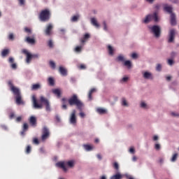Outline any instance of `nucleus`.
Segmentation results:
<instances>
[{"label":"nucleus","instance_id":"f257e3e1","mask_svg":"<svg viewBox=\"0 0 179 179\" xmlns=\"http://www.w3.org/2000/svg\"><path fill=\"white\" fill-rule=\"evenodd\" d=\"M69 103L70 106H76L78 110H82V107H83V103L79 99H78V96L76 94H73L69 99Z\"/></svg>","mask_w":179,"mask_h":179},{"label":"nucleus","instance_id":"f03ea898","mask_svg":"<svg viewBox=\"0 0 179 179\" xmlns=\"http://www.w3.org/2000/svg\"><path fill=\"white\" fill-rule=\"evenodd\" d=\"M148 29H150L151 34H153L155 38H159L160 37V34H161L160 27L157 25H153V26L148 27Z\"/></svg>","mask_w":179,"mask_h":179},{"label":"nucleus","instance_id":"7ed1b4c3","mask_svg":"<svg viewBox=\"0 0 179 179\" xmlns=\"http://www.w3.org/2000/svg\"><path fill=\"white\" fill-rule=\"evenodd\" d=\"M155 20V22H159V15H157V13H154L153 14L148 15L143 20V23L148 24L150 21Z\"/></svg>","mask_w":179,"mask_h":179},{"label":"nucleus","instance_id":"20e7f679","mask_svg":"<svg viewBox=\"0 0 179 179\" xmlns=\"http://www.w3.org/2000/svg\"><path fill=\"white\" fill-rule=\"evenodd\" d=\"M8 86L10 88V90L13 93L15 96H19L20 94V90L13 85V82L12 80L8 81Z\"/></svg>","mask_w":179,"mask_h":179},{"label":"nucleus","instance_id":"39448f33","mask_svg":"<svg viewBox=\"0 0 179 179\" xmlns=\"http://www.w3.org/2000/svg\"><path fill=\"white\" fill-rule=\"evenodd\" d=\"M176 34H177V30L176 29H170L168 34V43H174L176 38Z\"/></svg>","mask_w":179,"mask_h":179},{"label":"nucleus","instance_id":"423d86ee","mask_svg":"<svg viewBox=\"0 0 179 179\" xmlns=\"http://www.w3.org/2000/svg\"><path fill=\"white\" fill-rule=\"evenodd\" d=\"M39 17L41 22H46V20H48V19H50V10H42L39 15Z\"/></svg>","mask_w":179,"mask_h":179},{"label":"nucleus","instance_id":"0eeeda50","mask_svg":"<svg viewBox=\"0 0 179 179\" xmlns=\"http://www.w3.org/2000/svg\"><path fill=\"white\" fill-rule=\"evenodd\" d=\"M142 76L145 80H153V73L149 71H145L142 72Z\"/></svg>","mask_w":179,"mask_h":179},{"label":"nucleus","instance_id":"6e6552de","mask_svg":"<svg viewBox=\"0 0 179 179\" xmlns=\"http://www.w3.org/2000/svg\"><path fill=\"white\" fill-rule=\"evenodd\" d=\"M22 54H24L25 55H27L26 62L27 64H30V62H31V59H33L32 54L26 49H22Z\"/></svg>","mask_w":179,"mask_h":179},{"label":"nucleus","instance_id":"1a4fd4ad","mask_svg":"<svg viewBox=\"0 0 179 179\" xmlns=\"http://www.w3.org/2000/svg\"><path fill=\"white\" fill-rule=\"evenodd\" d=\"M48 136H50V130H48V128L45 127H43V135L41 137L43 142H44L46 139H48Z\"/></svg>","mask_w":179,"mask_h":179},{"label":"nucleus","instance_id":"9d476101","mask_svg":"<svg viewBox=\"0 0 179 179\" xmlns=\"http://www.w3.org/2000/svg\"><path fill=\"white\" fill-rule=\"evenodd\" d=\"M32 103L34 106V108L41 109L43 108V104H39L37 103V99L35 95L32 96Z\"/></svg>","mask_w":179,"mask_h":179},{"label":"nucleus","instance_id":"9b49d317","mask_svg":"<svg viewBox=\"0 0 179 179\" xmlns=\"http://www.w3.org/2000/svg\"><path fill=\"white\" fill-rule=\"evenodd\" d=\"M70 124L76 125V110H73L70 116Z\"/></svg>","mask_w":179,"mask_h":179},{"label":"nucleus","instance_id":"f8f14e48","mask_svg":"<svg viewBox=\"0 0 179 179\" xmlns=\"http://www.w3.org/2000/svg\"><path fill=\"white\" fill-rule=\"evenodd\" d=\"M91 24L94 26V27H96V29H100V23H99V21L97 20V18L93 17L90 18Z\"/></svg>","mask_w":179,"mask_h":179},{"label":"nucleus","instance_id":"ddd939ff","mask_svg":"<svg viewBox=\"0 0 179 179\" xmlns=\"http://www.w3.org/2000/svg\"><path fill=\"white\" fill-rule=\"evenodd\" d=\"M56 167H59V169H62L63 171H66L68 168H66V164L65 162H57L55 164Z\"/></svg>","mask_w":179,"mask_h":179},{"label":"nucleus","instance_id":"4468645a","mask_svg":"<svg viewBox=\"0 0 179 179\" xmlns=\"http://www.w3.org/2000/svg\"><path fill=\"white\" fill-rule=\"evenodd\" d=\"M140 108H142V110H149L150 108V106L148 103L145 101H141L139 104Z\"/></svg>","mask_w":179,"mask_h":179},{"label":"nucleus","instance_id":"2eb2a0df","mask_svg":"<svg viewBox=\"0 0 179 179\" xmlns=\"http://www.w3.org/2000/svg\"><path fill=\"white\" fill-rule=\"evenodd\" d=\"M59 72L62 76H66V75H68V71L62 66L59 67Z\"/></svg>","mask_w":179,"mask_h":179},{"label":"nucleus","instance_id":"dca6fc26","mask_svg":"<svg viewBox=\"0 0 179 179\" xmlns=\"http://www.w3.org/2000/svg\"><path fill=\"white\" fill-rule=\"evenodd\" d=\"M107 48L109 55H111L113 57V55H114V53L115 52V48L111 45H108Z\"/></svg>","mask_w":179,"mask_h":179},{"label":"nucleus","instance_id":"f3484780","mask_svg":"<svg viewBox=\"0 0 179 179\" xmlns=\"http://www.w3.org/2000/svg\"><path fill=\"white\" fill-rule=\"evenodd\" d=\"M164 10L166 12H168V13H170L171 15V13H173V6L169 5V4H165L164 6Z\"/></svg>","mask_w":179,"mask_h":179},{"label":"nucleus","instance_id":"a211bd4d","mask_svg":"<svg viewBox=\"0 0 179 179\" xmlns=\"http://www.w3.org/2000/svg\"><path fill=\"white\" fill-rule=\"evenodd\" d=\"M83 148L86 152H92V150H94V145H93L85 144Z\"/></svg>","mask_w":179,"mask_h":179},{"label":"nucleus","instance_id":"6ab92c4d","mask_svg":"<svg viewBox=\"0 0 179 179\" xmlns=\"http://www.w3.org/2000/svg\"><path fill=\"white\" fill-rule=\"evenodd\" d=\"M53 26L51 24H49L45 30V33L46 34V36H50L51 34V30H52Z\"/></svg>","mask_w":179,"mask_h":179},{"label":"nucleus","instance_id":"aec40b11","mask_svg":"<svg viewBox=\"0 0 179 179\" xmlns=\"http://www.w3.org/2000/svg\"><path fill=\"white\" fill-rule=\"evenodd\" d=\"M171 26H176V24H177V21L176 20V14L175 13L171 14Z\"/></svg>","mask_w":179,"mask_h":179},{"label":"nucleus","instance_id":"412c9836","mask_svg":"<svg viewBox=\"0 0 179 179\" xmlns=\"http://www.w3.org/2000/svg\"><path fill=\"white\" fill-rule=\"evenodd\" d=\"M90 38V34H84L83 37L80 38V43H86L87 40Z\"/></svg>","mask_w":179,"mask_h":179},{"label":"nucleus","instance_id":"4be33fe9","mask_svg":"<svg viewBox=\"0 0 179 179\" xmlns=\"http://www.w3.org/2000/svg\"><path fill=\"white\" fill-rule=\"evenodd\" d=\"M75 163H76L75 160L71 159V160L66 162V166H67L70 169H72L75 166Z\"/></svg>","mask_w":179,"mask_h":179},{"label":"nucleus","instance_id":"5701e85b","mask_svg":"<svg viewBox=\"0 0 179 179\" xmlns=\"http://www.w3.org/2000/svg\"><path fill=\"white\" fill-rule=\"evenodd\" d=\"M15 99L17 104H24V102H23V101L22 100V95L20 94L19 95L15 96Z\"/></svg>","mask_w":179,"mask_h":179},{"label":"nucleus","instance_id":"b1692460","mask_svg":"<svg viewBox=\"0 0 179 179\" xmlns=\"http://www.w3.org/2000/svg\"><path fill=\"white\" fill-rule=\"evenodd\" d=\"M124 66H127V69H131L132 68V62L130 60H124Z\"/></svg>","mask_w":179,"mask_h":179},{"label":"nucleus","instance_id":"393cba45","mask_svg":"<svg viewBox=\"0 0 179 179\" xmlns=\"http://www.w3.org/2000/svg\"><path fill=\"white\" fill-rule=\"evenodd\" d=\"M177 159H178V153L176 152L173 154L170 161L171 162V163H176V162H177Z\"/></svg>","mask_w":179,"mask_h":179},{"label":"nucleus","instance_id":"a878e982","mask_svg":"<svg viewBox=\"0 0 179 179\" xmlns=\"http://www.w3.org/2000/svg\"><path fill=\"white\" fill-rule=\"evenodd\" d=\"M96 113H98V114H107V109L103 108H97Z\"/></svg>","mask_w":179,"mask_h":179},{"label":"nucleus","instance_id":"bb28decb","mask_svg":"<svg viewBox=\"0 0 179 179\" xmlns=\"http://www.w3.org/2000/svg\"><path fill=\"white\" fill-rule=\"evenodd\" d=\"M29 129V124L27 123H24L23 127H22V131H21V135L22 136H24V132L25 131H27Z\"/></svg>","mask_w":179,"mask_h":179},{"label":"nucleus","instance_id":"cd10ccee","mask_svg":"<svg viewBox=\"0 0 179 179\" xmlns=\"http://www.w3.org/2000/svg\"><path fill=\"white\" fill-rule=\"evenodd\" d=\"M38 89H41V84L40 83L34 84L31 87V90H38Z\"/></svg>","mask_w":179,"mask_h":179},{"label":"nucleus","instance_id":"c85d7f7f","mask_svg":"<svg viewBox=\"0 0 179 179\" xmlns=\"http://www.w3.org/2000/svg\"><path fill=\"white\" fill-rule=\"evenodd\" d=\"M52 93L55 94L58 97H61V90L60 89H54L52 90Z\"/></svg>","mask_w":179,"mask_h":179},{"label":"nucleus","instance_id":"c756f323","mask_svg":"<svg viewBox=\"0 0 179 179\" xmlns=\"http://www.w3.org/2000/svg\"><path fill=\"white\" fill-rule=\"evenodd\" d=\"M117 61H118L119 62H124L125 56H124V55H119L117 57Z\"/></svg>","mask_w":179,"mask_h":179},{"label":"nucleus","instance_id":"7c9ffc66","mask_svg":"<svg viewBox=\"0 0 179 179\" xmlns=\"http://www.w3.org/2000/svg\"><path fill=\"white\" fill-rule=\"evenodd\" d=\"M36 117L34 116H31L29 119V122L31 124V125H32V127L36 126Z\"/></svg>","mask_w":179,"mask_h":179},{"label":"nucleus","instance_id":"2f4dec72","mask_svg":"<svg viewBox=\"0 0 179 179\" xmlns=\"http://www.w3.org/2000/svg\"><path fill=\"white\" fill-rule=\"evenodd\" d=\"M121 104L123 107H129V103H128V101L125 98L122 99Z\"/></svg>","mask_w":179,"mask_h":179},{"label":"nucleus","instance_id":"473e14b6","mask_svg":"<svg viewBox=\"0 0 179 179\" xmlns=\"http://www.w3.org/2000/svg\"><path fill=\"white\" fill-rule=\"evenodd\" d=\"M40 101L43 104H47L48 103H50V101H48V99H47V98L44 97L43 96H41L40 97Z\"/></svg>","mask_w":179,"mask_h":179},{"label":"nucleus","instance_id":"72a5a7b5","mask_svg":"<svg viewBox=\"0 0 179 179\" xmlns=\"http://www.w3.org/2000/svg\"><path fill=\"white\" fill-rule=\"evenodd\" d=\"M121 178H122V176L121 175V173H117V174L112 176L110 179H121Z\"/></svg>","mask_w":179,"mask_h":179},{"label":"nucleus","instance_id":"f704fd0d","mask_svg":"<svg viewBox=\"0 0 179 179\" xmlns=\"http://www.w3.org/2000/svg\"><path fill=\"white\" fill-rule=\"evenodd\" d=\"M129 80V77L125 76L120 80L121 83H127Z\"/></svg>","mask_w":179,"mask_h":179},{"label":"nucleus","instance_id":"c9c22d12","mask_svg":"<svg viewBox=\"0 0 179 179\" xmlns=\"http://www.w3.org/2000/svg\"><path fill=\"white\" fill-rule=\"evenodd\" d=\"M26 42L29 43V44H34V43H36V40L33 38L27 37Z\"/></svg>","mask_w":179,"mask_h":179},{"label":"nucleus","instance_id":"e433bc0d","mask_svg":"<svg viewBox=\"0 0 179 179\" xmlns=\"http://www.w3.org/2000/svg\"><path fill=\"white\" fill-rule=\"evenodd\" d=\"M170 115L174 118H179V113L176 111H171Z\"/></svg>","mask_w":179,"mask_h":179},{"label":"nucleus","instance_id":"4c0bfd02","mask_svg":"<svg viewBox=\"0 0 179 179\" xmlns=\"http://www.w3.org/2000/svg\"><path fill=\"white\" fill-rule=\"evenodd\" d=\"M102 25H103L104 31H108V24H107V22L103 21Z\"/></svg>","mask_w":179,"mask_h":179},{"label":"nucleus","instance_id":"58836bf2","mask_svg":"<svg viewBox=\"0 0 179 179\" xmlns=\"http://www.w3.org/2000/svg\"><path fill=\"white\" fill-rule=\"evenodd\" d=\"M9 54V50L5 49L1 52V56L2 57H6Z\"/></svg>","mask_w":179,"mask_h":179},{"label":"nucleus","instance_id":"ea45409f","mask_svg":"<svg viewBox=\"0 0 179 179\" xmlns=\"http://www.w3.org/2000/svg\"><path fill=\"white\" fill-rule=\"evenodd\" d=\"M45 110L48 113L51 112V106L50 105V102H48V103L45 104Z\"/></svg>","mask_w":179,"mask_h":179},{"label":"nucleus","instance_id":"a19ab883","mask_svg":"<svg viewBox=\"0 0 179 179\" xmlns=\"http://www.w3.org/2000/svg\"><path fill=\"white\" fill-rule=\"evenodd\" d=\"M82 48H83V45L76 46V48L74 49V51L76 52H80V51H82Z\"/></svg>","mask_w":179,"mask_h":179},{"label":"nucleus","instance_id":"79ce46f5","mask_svg":"<svg viewBox=\"0 0 179 179\" xmlns=\"http://www.w3.org/2000/svg\"><path fill=\"white\" fill-rule=\"evenodd\" d=\"M167 64L168 65H169L170 66H173V65H174V60H173L172 59H169L167 60Z\"/></svg>","mask_w":179,"mask_h":179},{"label":"nucleus","instance_id":"37998d69","mask_svg":"<svg viewBox=\"0 0 179 179\" xmlns=\"http://www.w3.org/2000/svg\"><path fill=\"white\" fill-rule=\"evenodd\" d=\"M48 83H49V85H50V86H54V83H55V82H54V78H48Z\"/></svg>","mask_w":179,"mask_h":179},{"label":"nucleus","instance_id":"c03bdc74","mask_svg":"<svg viewBox=\"0 0 179 179\" xmlns=\"http://www.w3.org/2000/svg\"><path fill=\"white\" fill-rule=\"evenodd\" d=\"M8 40H10L11 41H13V40H15V35H13V33L9 34Z\"/></svg>","mask_w":179,"mask_h":179},{"label":"nucleus","instance_id":"a18cd8bd","mask_svg":"<svg viewBox=\"0 0 179 179\" xmlns=\"http://www.w3.org/2000/svg\"><path fill=\"white\" fill-rule=\"evenodd\" d=\"M79 20V15H74L71 17V22H76Z\"/></svg>","mask_w":179,"mask_h":179},{"label":"nucleus","instance_id":"49530a36","mask_svg":"<svg viewBox=\"0 0 179 179\" xmlns=\"http://www.w3.org/2000/svg\"><path fill=\"white\" fill-rule=\"evenodd\" d=\"M162 146L158 143L155 144V149L157 150H160Z\"/></svg>","mask_w":179,"mask_h":179},{"label":"nucleus","instance_id":"de8ad7c7","mask_svg":"<svg viewBox=\"0 0 179 179\" xmlns=\"http://www.w3.org/2000/svg\"><path fill=\"white\" fill-rule=\"evenodd\" d=\"M156 71H157V72H160L162 71V64H157Z\"/></svg>","mask_w":179,"mask_h":179},{"label":"nucleus","instance_id":"09e8293b","mask_svg":"<svg viewBox=\"0 0 179 179\" xmlns=\"http://www.w3.org/2000/svg\"><path fill=\"white\" fill-rule=\"evenodd\" d=\"M129 152L131 153V155H135V148L134 147H131L129 149Z\"/></svg>","mask_w":179,"mask_h":179},{"label":"nucleus","instance_id":"8fccbe9b","mask_svg":"<svg viewBox=\"0 0 179 179\" xmlns=\"http://www.w3.org/2000/svg\"><path fill=\"white\" fill-rule=\"evenodd\" d=\"M131 57L133 59H137V58L138 57V53L134 52L131 54Z\"/></svg>","mask_w":179,"mask_h":179},{"label":"nucleus","instance_id":"3c124183","mask_svg":"<svg viewBox=\"0 0 179 179\" xmlns=\"http://www.w3.org/2000/svg\"><path fill=\"white\" fill-rule=\"evenodd\" d=\"M31 152V146L28 145L26 149V153L29 155Z\"/></svg>","mask_w":179,"mask_h":179},{"label":"nucleus","instance_id":"603ef678","mask_svg":"<svg viewBox=\"0 0 179 179\" xmlns=\"http://www.w3.org/2000/svg\"><path fill=\"white\" fill-rule=\"evenodd\" d=\"M18 2L20 6H24V3H26V0H18Z\"/></svg>","mask_w":179,"mask_h":179},{"label":"nucleus","instance_id":"864d4df0","mask_svg":"<svg viewBox=\"0 0 179 179\" xmlns=\"http://www.w3.org/2000/svg\"><path fill=\"white\" fill-rule=\"evenodd\" d=\"M50 66H51V68H52V69H55V62L50 61Z\"/></svg>","mask_w":179,"mask_h":179},{"label":"nucleus","instance_id":"5fc2aeb1","mask_svg":"<svg viewBox=\"0 0 179 179\" xmlns=\"http://www.w3.org/2000/svg\"><path fill=\"white\" fill-rule=\"evenodd\" d=\"M22 120H23V117H22V116H18V117L15 119V121H16V122H20V121H22Z\"/></svg>","mask_w":179,"mask_h":179},{"label":"nucleus","instance_id":"6e6d98bb","mask_svg":"<svg viewBox=\"0 0 179 179\" xmlns=\"http://www.w3.org/2000/svg\"><path fill=\"white\" fill-rule=\"evenodd\" d=\"M48 46L50 48H52V47H54V43H52V40H50L48 41Z\"/></svg>","mask_w":179,"mask_h":179},{"label":"nucleus","instance_id":"4d7b16f0","mask_svg":"<svg viewBox=\"0 0 179 179\" xmlns=\"http://www.w3.org/2000/svg\"><path fill=\"white\" fill-rule=\"evenodd\" d=\"M24 32H25V33H29V34H31V29H30L28 28V27H25V28H24Z\"/></svg>","mask_w":179,"mask_h":179},{"label":"nucleus","instance_id":"13d9d810","mask_svg":"<svg viewBox=\"0 0 179 179\" xmlns=\"http://www.w3.org/2000/svg\"><path fill=\"white\" fill-rule=\"evenodd\" d=\"M33 143H34L35 145H38V143H40L38 142V138H34V140H33Z\"/></svg>","mask_w":179,"mask_h":179},{"label":"nucleus","instance_id":"bf43d9fd","mask_svg":"<svg viewBox=\"0 0 179 179\" xmlns=\"http://www.w3.org/2000/svg\"><path fill=\"white\" fill-rule=\"evenodd\" d=\"M158 163H160V164H163L164 163V158H159L158 160Z\"/></svg>","mask_w":179,"mask_h":179},{"label":"nucleus","instance_id":"052dcab7","mask_svg":"<svg viewBox=\"0 0 179 179\" xmlns=\"http://www.w3.org/2000/svg\"><path fill=\"white\" fill-rule=\"evenodd\" d=\"M152 140L155 141H159V136H157V135L153 136Z\"/></svg>","mask_w":179,"mask_h":179},{"label":"nucleus","instance_id":"680f3d73","mask_svg":"<svg viewBox=\"0 0 179 179\" xmlns=\"http://www.w3.org/2000/svg\"><path fill=\"white\" fill-rule=\"evenodd\" d=\"M32 58H40V55L39 54H32Z\"/></svg>","mask_w":179,"mask_h":179},{"label":"nucleus","instance_id":"e2e57ef3","mask_svg":"<svg viewBox=\"0 0 179 179\" xmlns=\"http://www.w3.org/2000/svg\"><path fill=\"white\" fill-rule=\"evenodd\" d=\"M114 168L116 169V170H118V169H120V166L118 165V163L117 162H115L114 163Z\"/></svg>","mask_w":179,"mask_h":179},{"label":"nucleus","instance_id":"0e129e2a","mask_svg":"<svg viewBox=\"0 0 179 179\" xmlns=\"http://www.w3.org/2000/svg\"><path fill=\"white\" fill-rule=\"evenodd\" d=\"M85 116H86V115L85 114V113H83V112L80 113V117L81 118H85Z\"/></svg>","mask_w":179,"mask_h":179},{"label":"nucleus","instance_id":"69168bd1","mask_svg":"<svg viewBox=\"0 0 179 179\" xmlns=\"http://www.w3.org/2000/svg\"><path fill=\"white\" fill-rule=\"evenodd\" d=\"M80 69H86V66L85 64H80Z\"/></svg>","mask_w":179,"mask_h":179},{"label":"nucleus","instance_id":"338daca9","mask_svg":"<svg viewBox=\"0 0 179 179\" xmlns=\"http://www.w3.org/2000/svg\"><path fill=\"white\" fill-rule=\"evenodd\" d=\"M138 160V157L134 155L132 157V162H136Z\"/></svg>","mask_w":179,"mask_h":179},{"label":"nucleus","instance_id":"774afa93","mask_svg":"<svg viewBox=\"0 0 179 179\" xmlns=\"http://www.w3.org/2000/svg\"><path fill=\"white\" fill-rule=\"evenodd\" d=\"M166 80H167L168 82H170V80H171V76H167L166 77Z\"/></svg>","mask_w":179,"mask_h":179}]
</instances>
